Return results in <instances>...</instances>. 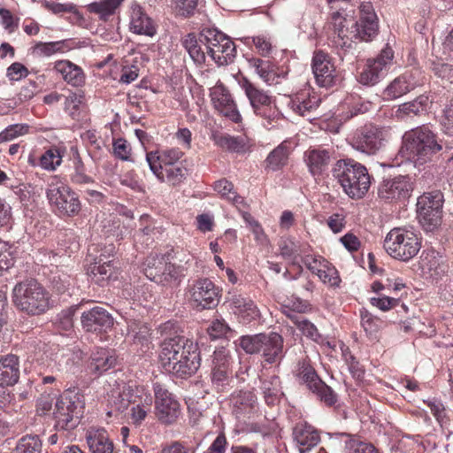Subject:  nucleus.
<instances>
[{"mask_svg": "<svg viewBox=\"0 0 453 453\" xmlns=\"http://www.w3.org/2000/svg\"><path fill=\"white\" fill-rule=\"evenodd\" d=\"M159 358L164 369L179 378L191 376L201 365L197 344L180 335L162 342Z\"/></svg>", "mask_w": 453, "mask_h": 453, "instance_id": "f257e3e1", "label": "nucleus"}, {"mask_svg": "<svg viewBox=\"0 0 453 453\" xmlns=\"http://www.w3.org/2000/svg\"><path fill=\"white\" fill-rule=\"evenodd\" d=\"M360 17L354 22L334 12L332 16L334 36L333 43L342 50L350 49L354 39L362 41L372 40L378 32L377 16L370 2H363L359 5Z\"/></svg>", "mask_w": 453, "mask_h": 453, "instance_id": "f03ea898", "label": "nucleus"}, {"mask_svg": "<svg viewBox=\"0 0 453 453\" xmlns=\"http://www.w3.org/2000/svg\"><path fill=\"white\" fill-rule=\"evenodd\" d=\"M441 148L433 131L422 126L405 132L399 153L407 160L423 164Z\"/></svg>", "mask_w": 453, "mask_h": 453, "instance_id": "7ed1b4c3", "label": "nucleus"}, {"mask_svg": "<svg viewBox=\"0 0 453 453\" xmlns=\"http://www.w3.org/2000/svg\"><path fill=\"white\" fill-rule=\"evenodd\" d=\"M50 294L35 279L18 282L12 289V302L16 308L28 315L35 316L50 309Z\"/></svg>", "mask_w": 453, "mask_h": 453, "instance_id": "20e7f679", "label": "nucleus"}, {"mask_svg": "<svg viewBox=\"0 0 453 453\" xmlns=\"http://www.w3.org/2000/svg\"><path fill=\"white\" fill-rule=\"evenodd\" d=\"M334 174L346 195L353 199L364 197L371 186L366 167L352 159L339 160Z\"/></svg>", "mask_w": 453, "mask_h": 453, "instance_id": "39448f33", "label": "nucleus"}, {"mask_svg": "<svg viewBox=\"0 0 453 453\" xmlns=\"http://www.w3.org/2000/svg\"><path fill=\"white\" fill-rule=\"evenodd\" d=\"M240 346L248 354H261L267 364L280 363L284 356L283 337L278 333L243 335Z\"/></svg>", "mask_w": 453, "mask_h": 453, "instance_id": "423d86ee", "label": "nucleus"}, {"mask_svg": "<svg viewBox=\"0 0 453 453\" xmlns=\"http://www.w3.org/2000/svg\"><path fill=\"white\" fill-rule=\"evenodd\" d=\"M383 247L391 257L407 262L418 253L421 242L413 231L395 227L387 234Z\"/></svg>", "mask_w": 453, "mask_h": 453, "instance_id": "0eeeda50", "label": "nucleus"}, {"mask_svg": "<svg viewBox=\"0 0 453 453\" xmlns=\"http://www.w3.org/2000/svg\"><path fill=\"white\" fill-rule=\"evenodd\" d=\"M443 194L440 190L425 192L418 198V219L426 232L437 230L442 222Z\"/></svg>", "mask_w": 453, "mask_h": 453, "instance_id": "6e6552de", "label": "nucleus"}, {"mask_svg": "<svg viewBox=\"0 0 453 453\" xmlns=\"http://www.w3.org/2000/svg\"><path fill=\"white\" fill-rule=\"evenodd\" d=\"M84 403L81 396L71 391L65 392L55 401L52 412L55 426L66 430L76 426L77 419L81 416Z\"/></svg>", "mask_w": 453, "mask_h": 453, "instance_id": "1a4fd4ad", "label": "nucleus"}, {"mask_svg": "<svg viewBox=\"0 0 453 453\" xmlns=\"http://www.w3.org/2000/svg\"><path fill=\"white\" fill-rule=\"evenodd\" d=\"M201 42L206 45L209 56L218 65L234 62L236 56L234 42L222 32L205 28L201 32Z\"/></svg>", "mask_w": 453, "mask_h": 453, "instance_id": "9d476101", "label": "nucleus"}, {"mask_svg": "<svg viewBox=\"0 0 453 453\" xmlns=\"http://www.w3.org/2000/svg\"><path fill=\"white\" fill-rule=\"evenodd\" d=\"M143 273L150 280L163 286L179 283V267L172 264L168 255L150 254L143 263Z\"/></svg>", "mask_w": 453, "mask_h": 453, "instance_id": "9b49d317", "label": "nucleus"}, {"mask_svg": "<svg viewBox=\"0 0 453 453\" xmlns=\"http://www.w3.org/2000/svg\"><path fill=\"white\" fill-rule=\"evenodd\" d=\"M46 195L53 211L60 216L73 217L81 211L78 196L59 180L49 184Z\"/></svg>", "mask_w": 453, "mask_h": 453, "instance_id": "f8f14e48", "label": "nucleus"}, {"mask_svg": "<svg viewBox=\"0 0 453 453\" xmlns=\"http://www.w3.org/2000/svg\"><path fill=\"white\" fill-rule=\"evenodd\" d=\"M389 130L373 125H366L357 130L352 138V147L367 155H374L385 146Z\"/></svg>", "mask_w": 453, "mask_h": 453, "instance_id": "ddd939ff", "label": "nucleus"}, {"mask_svg": "<svg viewBox=\"0 0 453 453\" xmlns=\"http://www.w3.org/2000/svg\"><path fill=\"white\" fill-rule=\"evenodd\" d=\"M413 191V183L408 175H398L383 180L378 188V196L386 203L407 200Z\"/></svg>", "mask_w": 453, "mask_h": 453, "instance_id": "4468645a", "label": "nucleus"}, {"mask_svg": "<svg viewBox=\"0 0 453 453\" xmlns=\"http://www.w3.org/2000/svg\"><path fill=\"white\" fill-rule=\"evenodd\" d=\"M393 57V50L386 47L376 58L368 59L358 76V81L365 86L377 84L386 74L388 66L391 64Z\"/></svg>", "mask_w": 453, "mask_h": 453, "instance_id": "2eb2a0df", "label": "nucleus"}, {"mask_svg": "<svg viewBox=\"0 0 453 453\" xmlns=\"http://www.w3.org/2000/svg\"><path fill=\"white\" fill-rule=\"evenodd\" d=\"M188 291L192 302L202 309H211L219 303V289L207 278L195 280Z\"/></svg>", "mask_w": 453, "mask_h": 453, "instance_id": "dca6fc26", "label": "nucleus"}, {"mask_svg": "<svg viewBox=\"0 0 453 453\" xmlns=\"http://www.w3.org/2000/svg\"><path fill=\"white\" fill-rule=\"evenodd\" d=\"M154 392L157 418L165 425L174 423L180 413V403L158 384L155 385Z\"/></svg>", "mask_w": 453, "mask_h": 453, "instance_id": "f3484780", "label": "nucleus"}, {"mask_svg": "<svg viewBox=\"0 0 453 453\" xmlns=\"http://www.w3.org/2000/svg\"><path fill=\"white\" fill-rule=\"evenodd\" d=\"M311 67L319 86L330 88L335 84L336 70L328 54L322 50L315 51Z\"/></svg>", "mask_w": 453, "mask_h": 453, "instance_id": "a211bd4d", "label": "nucleus"}, {"mask_svg": "<svg viewBox=\"0 0 453 453\" xmlns=\"http://www.w3.org/2000/svg\"><path fill=\"white\" fill-rule=\"evenodd\" d=\"M211 97L214 108L222 115L233 122L238 123L242 117L236 108L229 91L222 84H218L211 88Z\"/></svg>", "mask_w": 453, "mask_h": 453, "instance_id": "6ab92c4d", "label": "nucleus"}, {"mask_svg": "<svg viewBox=\"0 0 453 453\" xmlns=\"http://www.w3.org/2000/svg\"><path fill=\"white\" fill-rule=\"evenodd\" d=\"M184 152L178 148H170L146 154V161L153 173H162V170L182 164Z\"/></svg>", "mask_w": 453, "mask_h": 453, "instance_id": "aec40b11", "label": "nucleus"}, {"mask_svg": "<svg viewBox=\"0 0 453 453\" xmlns=\"http://www.w3.org/2000/svg\"><path fill=\"white\" fill-rule=\"evenodd\" d=\"M421 73L418 69L406 71L392 81L384 90L388 99H396L414 89L421 83Z\"/></svg>", "mask_w": 453, "mask_h": 453, "instance_id": "412c9836", "label": "nucleus"}, {"mask_svg": "<svg viewBox=\"0 0 453 453\" xmlns=\"http://www.w3.org/2000/svg\"><path fill=\"white\" fill-rule=\"evenodd\" d=\"M230 353L226 348L217 349L212 355L211 380L216 387H224L228 383L230 369Z\"/></svg>", "mask_w": 453, "mask_h": 453, "instance_id": "4be33fe9", "label": "nucleus"}, {"mask_svg": "<svg viewBox=\"0 0 453 453\" xmlns=\"http://www.w3.org/2000/svg\"><path fill=\"white\" fill-rule=\"evenodd\" d=\"M81 324L87 331L105 332L113 325V319L104 308L94 307L82 313Z\"/></svg>", "mask_w": 453, "mask_h": 453, "instance_id": "5701e85b", "label": "nucleus"}, {"mask_svg": "<svg viewBox=\"0 0 453 453\" xmlns=\"http://www.w3.org/2000/svg\"><path fill=\"white\" fill-rule=\"evenodd\" d=\"M227 303L229 308L243 323H250L259 317L257 305L249 297L234 294L228 298Z\"/></svg>", "mask_w": 453, "mask_h": 453, "instance_id": "b1692460", "label": "nucleus"}, {"mask_svg": "<svg viewBox=\"0 0 453 453\" xmlns=\"http://www.w3.org/2000/svg\"><path fill=\"white\" fill-rule=\"evenodd\" d=\"M19 357L14 354L0 356V387L14 386L19 379Z\"/></svg>", "mask_w": 453, "mask_h": 453, "instance_id": "393cba45", "label": "nucleus"}, {"mask_svg": "<svg viewBox=\"0 0 453 453\" xmlns=\"http://www.w3.org/2000/svg\"><path fill=\"white\" fill-rule=\"evenodd\" d=\"M292 434L300 453L311 450L320 441L318 430L305 422L296 424L293 428Z\"/></svg>", "mask_w": 453, "mask_h": 453, "instance_id": "a878e982", "label": "nucleus"}, {"mask_svg": "<svg viewBox=\"0 0 453 453\" xmlns=\"http://www.w3.org/2000/svg\"><path fill=\"white\" fill-rule=\"evenodd\" d=\"M85 437L91 453H114L113 441L104 428L91 427Z\"/></svg>", "mask_w": 453, "mask_h": 453, "instance_id": "bb28decb", "label": "nucleus"}, {"mask_svg": "<svg viewBox=\"0 0 453 453\" xmlns=\"http://www.w3.org/2000/svg\"><path fill=\"white\" fill-rule=\"evenodd\" d=\"M230 403L233 414L241 418L256 410L257 397L251 391H238L231 395Z\"/></svg>", "mask_w": 453, "mask_h": 453, "instance_id": "cd10ccee", "label": "nucleus"}, {"mask_svg": "<svg viewBox=\"0 0 453 453\" xmlns=\"http://www.w3.org/2000/svg\"><path fill=\"white\" fill-rule=\"evenodd\" d=\"M131 10V31L137 35L153 36L156 34V27L151 19L139 4H133Z\"/></svg>", "mask_w": 453, "mask_h": 453, "instance_id": "c85d7f7f", "label": "nucleus"}, {"mask_svg": "<svg viewBox=\"0 0 453 453\" xmlns=\"http://www.w3.org/2000/svg\"><path fill=\"white\" fill-rule=\"evenodd\" d=\"M420 268L424 274L437 280L448 273V265L434 251L426 252L420 261Z\"/></svg>", "mask_w": 453, "mask_h": 453, "instance_id": "c756f323", "label": "nucleus"}, {"mask_svg": "<svg viewBox=\"0 0 453 453\" xmlns=\"http://www.w3.org/2000/svg\"><path fill=\"white\" fill-rule=\"evenodd\" d=\"M54 70L70 85L79 87L84 84L85 76L81 67L67 60L55 63Z\"/></svg>", "mask_w": 453, "mask_h": 453, "instance_id": "7c9ffc66", "label": "nucleus"}, {"mask_svg": "<svg viewBox=\"0 0 453 453\" xmlns=\"http://www.w3.org/2000/svg\"><path fill=\"white\" fill-rule=\"evenodd\" d=\"M279 250L280 256L285 260L289 261L292 265L296 266L300 273L303 271V267L299 263V257L302 258L305 250L302 249L299 242L290 238L282 239L279 243Z\"/></svg>", "mask_w": 453, "mask_h": 453, "instance_id": "2f4dec72", "label": "nucleus"}, {"mask_svg": "<svg viewBox=\"0 0 453 453\" xmlns=\"http://www.w3.org/2000/svg\"><path fill=\"white\" fill-rule=\"evenodd\" d=\"M240 85L248 97L253 111L261 105H265L266 103H270V100L273 99L267 92L259 88L247 78H242Z\"/></svg>", "mask_w": 453, "mask_h": 453, "instance_id": "473e14b6", "label": "nucleus"}, {"mask_svg": "<svg viewBox=\"0 0 453 453\" xmlns=\"http://www.w3.org/2000/svg\"><path fill=\"white\" fill-rule=\"evenodd\" d=\"M290 152L289 143L284 141L269 153L265 161V168L272 171L281 169L288 164Z\"/></svg>", "mask_w": 453, "mask_h": 453, "instance_id": "72a5a7b5", "label": "nucleus"}, {"mask_svg": "<svg viewBox=\"0 0 453 453\" xmlns=\"http://www.w3.org/2000/svg\"><path fill=\"white\" fill-rule=\"evenodd\" d=\"M88 273L93 281L101 285L111 278H117V272L111 262H102L101 258L89 266Z\"/></svg>", "mask_w": 453, "mask_h": 453, "instance_id": "f704fd0d", "label": "nucleus"}, {"mask_svg": "<svg viewBox=\"0 0 453 453\" xmlns=\"http://www.w3.org/2000/svg\"><path fill=\"white\" fill-rule=\"evenodd\" d=\"M250 68L254 69L255 73L266 83L271 84L276 77L275 65L269 60H264L259 58H247Z\"/></svg>", "mask_w": 453, "mask_h": 453, "instance_id": "c9c22d12", "label": "nucleus"}, {"mask_svg": "<svg viewBox=\"0 0 453 453\" xmlns=\"http://www.w3.org/2000/svg\"><path fill=\"white\" fill-rule=\"evenodd\" d=\"M123 2V0H98L88 4L87 10L90 13L96 14L100 19L107 20L116 13Z\"/></svg>", "mask_w": 453, "mask_h": 453, "instance_id": "e433bc0d", "label": "nucleus"}, {"mask_svg": "<svg viewBox=\"0 0 453 453\" xmlns=\"http://www.w3.org/2000/svg\"><path fill=\"white\" fill-rule=\"evenodd\" d=\"M116 358L106 349H100L92 354L88 369L91 372L101 374L113 367Z\"/></svg>", "mask_w": 453, "mask_h": 453, "instance_id": "4c0bfd02", "label": "nucleus"}, {"mask_svg": "<svg viewBox=\"0 0 453 453\" xmlns=\"http://www.w3.org/2000/svg\"><path fill=\"white\" fill-rule=\"evenodd\" d=\"M262 394L268 405H275L283 395L281 391L280 380L278 376L273 375L262 381Z\"/></svg>", "mask_w": 453, "mask_h": 453, "instance_id": "58836bf2", "label": "nucleus"}, {"mask_svg": "<svg viewBox=\"0 0 453 453\" xmlns=\"http://www.w3.org/2000/svg\"><path fill=\"white\" fill-rule=\"evenodd\" d=\"M329 158L325 150H311L305 154V162L313 175L321 173L326 168Z\"/></svg>", "mask_w": 453, "mask_h": 453, "instance_id": "ea45409f", "label": "nucleus"}, {"mask_svg": "<svg viewBox=\"0 0 453 453\" xmlns=\"http://www.w3.org/2000/svg\"><path fill=\"white\" fill-rule=\"evenodd\" d=\"M429 98L427 96L421 95L411 102H407L399 105L395 115L397 118L403 119L411 114L419 115L427 111Z\"/></svg>", "mask_w": 453, "mask_h": 453, "instance_id": "a19ab883", "label": "nucleus"}, {"mask_svg": "<svg viewBox=\"0 0 453 453\" xmlns=\"http://www.w3.org/2000/svg\"><path fill=\"white\" fill-rule=\"evenodd\" d=\"M288 104L294 112L305 117L318 108L319 99L301 94L292 97Z\"/></svg>", "mask_w": 453, "mask_h": 453, "instance_id": "79ce46f5", "label": "nucleus"}, {"mask_svg": "<svg viewBox=\"0 0 453 453\" xmlns=\"http://www.w3.org/2000/svg\"><path fill=\"white\" fill-rule=\"evenodd\" d=\"M254 113L264 119V126L267 128L273 127L278 125L282 119V114L277 108L274 101L272 99L265 105H261L253 111Z\"/></svg>", "mask_w": 453, "mask_h": 453, "instance_id": "37998d69", "label": "nucleus"}, {"mask_svg": "<svg viewBox=\"0 0 453 453\" xmlns=\"http://www.w3.org/2000/svg\"><path fill=\"white\" fill-rule=\"evenodd\" d=\"M212 139L217 146L233 152L244 151L247 145L244 137L231 136L227 134H213Z\"/></svg>", "mask_w": 453, "mask_h": 453, "instance_id": "c03bdc74", "label": "nucleus"}, {"mask_svg": "<svg viewBox=\"0 0 453 453\" xmlns=\"http://www.w3.org/2000/svg\"><path fill=\"white\" fill-rule=\"evenodd\" d=\"M297 377L311 391L318 388V386L322 382L313 367L306 359L298 363Z\"/></svg>", "mask_w": 453, "mask_h": 453, "instance_id": "a18cd8bd", "label": "nucleus"}, {"mask_svg": "<svg viewBox=\"0 0 453 453\" xmlns=\"http://www.w3.org/2000/svg\"><path fill=\"white\" fill-rule=\"evenodd\" d=\"M161 182H168L173 186H177L184 181L188 175V169L182 164L175 165L162 170V173H154Z\"/></svg>", "mask_w": 453, "mask_h": 453, "instance_id": "49530a36", "label": "nucleus"}, {"mask_svg": "<svg viewBox=\"0 0 453 453\" xmlns=\"http://www.w3.org/2000/svg\"><path fill=\"white\" fill-rule=\"evenodd\" d=\"M64 150L58 147H51L47 150L40 157V165L47 171H54L62 163Z\"/></svg>", "mask_w": 453, "mask_h": 453, "instance_id": "de8ad7c7", "label": "nucleus"}, {"mask_svg": "<svg viewBox=\"0 0 453 453\" xmlns=\"http://www.w3.org/2000/svg\"><path fill=\"white\" fill-rule=\"evenodd\" d=\"M182 45L195 63L202 64L205 61V54L195 34L187 35L182 40Z\"/></svg>", "mask_w": 453, "mask_h": 453, "instance_id": "09e8293b", "label": "nucleus"}, {"mask_svg": "<svg viewBox=\"0 0 453 453\" xmlns=\"http://www.w3.org/2000/svg\"><path fill=\"white\" fill-rule=\"evenodd\" d=\"M63 42H36L32 48L31 52L35 57H51L52 55L62 51Z\"/></svg>", "mask_w": 453, "mask_h": 453, "instance_id": "8fccbe9b", "label": "nucleus"}, {"mask_svg": "<svg viewBox=\"0 0 453 453\" xmlns=\"http://www.w3.org/2000/svg\"><path fill=\"white\" fill-rule=\"evenodd\" d=\"M42 442L37 435L21 438L12 453H41Z\"/></svg>", "mask_w": 453, "mask_h": 453, "instance_id": "3c124183", "label": "nucleus"}, {"mask_svg": "<svg viewBox=\"0 0 453 453\" xmlns=\"http://www.w3.org/2000/svg\"><path fill=\"white\" fill-rule=\"evenodd\" d=\"M242 218L254 234L255 241L260 245L267 244L268 238L260 223L248 212H243Z\"/></svg>", "mask_w": 453, "mask_h": 453, "instance_id": "603ef678", "label": "nucleus"}, {"mask_svg": "<svg viewBox=\"0 0 453 453\" xmlns=\"http://www.w3.org/2000/svg\"><path fill=\"white\" fill-rule=\"evenodd\" d=\"M214 190L219 193L223 198L227 199L233 203H239L242 197L237 196L234 191V185L226 179H221L214 183Z\"/></svg>", "mask_w": 453, "mask_h": 453, "instance_id": "864d4df0", "label": "nucleus"}, {"mask_svg": "<svg viewBox=\"0 0 453 453\" xmlns=\"http://www.w3.org/2000/svg\"><path fill=\"white\" fill-rule=\"evenodd\" d=\"M30 127L27 124H14L8 126L0 133V143L10 142L17 137L27 134Z\"/></svg>", "mask_w": 453, "mask_h": 453, "instance_id": "5fc2aeb1", "label": "nucleus"}, {"mask_svg": "<svg viewBox=\"0 0 453 453\" xmlns=\"http://www.w3.org/2000/svg\"><path fill=\"white\" fill-rule=\"evenodd\" d=\"M248 41H251L257 53L264 58L269 57L273 51V42L269 36L265 35H258L252 37H248ZM247 43H250L248 42Z\"/></svg>", "mask_w": 453, "mask_h": 453, "instance_id": "6e6d98bb", "label": "nucleus"}, {"mask_svg": "<svg viewBox=\"0 0 453 453\" xmlns=\"http://www.w3.org/2000/svg\"><path fill=\"white\" fill-rule=\"evenodd\" d=\"M301 260L307 269L315 275H318L320 273V269L322 270L327 266V264L329 263L319 256L309 255L306 254V252L302 256Z\"/></svg>", "mask_w": 453, "mask_h": 453, "instance_id": "4d7b16f0", "label": "nucleus"}, {"mask_svg": "<svg viewBox=\"0 0 453 453\" xmlns=\"http://www.w3.org/2000/svg\"><path fill=\"white\" fill-rule=\"evenodd\" d=\"M109 402L115 411L119 412L125 411L131 405V400L124 396L123 386L111 391Z\"/></svg>", "mask_w": 453, "mask_h": 453, "instance_id": "13d9d810", "label": "nucleus"}, {"mask_svg": "<svg viewBox=\"0 0 453 453\" xmlns=\"http://www.w3.org/2000/svg\"><path fill=\"white\" fill-rule=\"evenodd\" d=\"M317 276L323 283L330 287H339L341 282L338 271L330 263H328L327 266L323 268L322 271L320 270V273Z\"/></svg>", "mask_w": 453, "mask_h": 453, "instance_id": "bf43d9fd", "label": "nucleus"}, {"mask_svg": "<svg viewBox=\"0 0 453 453\" xmlns=\"http://www.w3.org/2000/svg\"><path fill=\"white\" fill-rule=\"evenodd\" d=\"M173 3L177 14L188 18L194 14L198 0H173Z\"/></svg>", "mask_w": 453, "mask_h": 453, "instance_id": "052dcab7", "label": "nucleus"}, {"mask_svg": "<svg viewBox=\"0 0 453 453\" xmlns=\"http://www.w3.org/2000/svg\"><path fill=\"white\" fill-rule=\"evenodd\" d=\"M345 104L349 108V115L348 118L354 117L360 113H365L370 110L371 104L363 101L360 97L350 96L345 101Z\"/></svg>", "mask_w": 453, "mask_h": 453, "instance_id": "680f3d73", "label": "nucleus"}, {"mask_svg": "<svg viewBox=\"0 0 453 453\" xmlns=\"http://www.w3.org/2000/svg\"><path fill=\"white\" fill-rule=\"evenodd\" d=\"M311 392L316 394L320 401L328 406H332L337 402L336 394L323 381L318 386V388L313 389Z\"/></svg>", "mask_w": 453, "mask_h": 453, "instance_id": "e2e57ef3", "label": "nucleus"}, {"mask_svg": "<svg viewBox=\"0 0 453 453\" xmlns=\"http://www.w3.org/2000/svg\"><path fill=\"white\" fill-rule=\"evenodd\" d=\"M83 103V96L80 94H71L65 97V110L69 115L75 119L79 115L81 105Z\"/></svg>", "mask_w": 453, "mask_h": 453, "instance_id": "0e129e2a", "label": "nucleus"}, {"mask_svg": "<svg viewBox=\"0 0 453 453\" xmlns=\"http://www.w3.org/2000/svg\"><path fill=\"white\" fill-rule=\"evenodd\" d=\"M347 447L349 449L348 453H378L372 444L356 440H350L347 443Z\"/></svg>", "mask_w": 453, "mask_h": 453, "instance_id": "69168bd1", "label": "nucleus"}, {"mask_svg": "<svg viewBox=\"0 0 453 453\" xmlns=\"http://www.w3.org/2000/svg\"><path fill=\"white\" fill-rule=\"evenodd\" d=\"M195 449L186 446L179 441H172L162 448L161 453H195Z\"/></svg>", "mask_w": 453, "mask_h": 453, "instance_id": "338daca9", "label": "nucleus"}, {"mask_svg": "<svg viewBox=\"0 0 453 453\" xmlns=\"http://www.w3.org/2000/svg\"><path fill=\"white\" fill-rule=\"evenodd\" d=\"M444 114L441 120V125L443 127L444 132L453 136V102L446 106L444 109Z\"/></svg>", "mask_w": 453, "mask_h": 453, "instance_id": "774afa93", "label": "nucleus"}]
</instances>
